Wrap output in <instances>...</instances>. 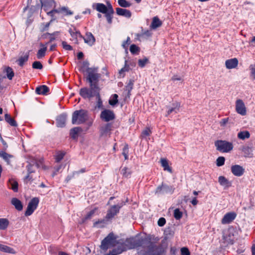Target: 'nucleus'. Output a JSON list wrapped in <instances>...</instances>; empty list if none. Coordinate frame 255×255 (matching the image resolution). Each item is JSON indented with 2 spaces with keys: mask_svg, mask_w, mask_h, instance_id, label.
<instances>
[{
  "mask_svg": "<svg viewBox=\"0 0 255 255\" xmlns=\"http://www.w3.org/2000/svg\"><path fill=\"white\" fill-rule=\"evenodd\" d=\"M121 244H123L122 241L117 240V237L113 233H110L102 241L101 249L105 252L111 247H115L117 245L118 246H121Z\"/></svg>",
  "mask_w": 255,
  "mask_h": 255,
  "instance_id": "1",
  "label": "nucleus"
},
{
  "mask_svg": "<svg viewBox=\"0 0 255 255\" xmlns=\"http://www.w3.org/2000/svg\"><path fill=\"white\" fill-rule=\"evenodd\" d=\"M89 119L88 112L84 110L75 111L72 115L73 124L80 125L85 123Z\"/></svg>",
  "mask_w": 255,
  "mask_h": 255,
  "instance_id": "2",
  "label": "nucleus"
},
{
  "mask_svg": "<svg viewBox=\"0 0 255 255\" xmlns=\"http://www.w3.org/2000/svg\"><path fill=\"white\" fill-rule=\"evenodd\" d=\"M87 72L88 74L87 80L90 83V87H92V89H94L98 86V82L100 77V74L97 73L96 68H88Z\"/></svg>",
  "mask_w": 255,
  "mask_h": 255,
  "instance_id": "3",
  "label": "nucleus"
},
{
  "mask_svg": "<svg viewBox=\"0 0 255 255\" xmlns=\"http://www.w3.org/2000/svg\"><path fill=\"white\" fill-rule=\"evenodd\" d=\"M217 150L222 152H229L233 148L232 143L226 140H219L215 142Z\"/></svg>",
  "mask_w": 255,
  "mask_h": 255,
  "instance_id": "4",
  "label": "nucleus"
},
{
  "mask_svg": "<svg viewBox=\"0 0 255 255\" xmlns=\"http://www.w3.org/2000/svg\"><path fill=\"white\" fill-rule=\"evenodd\" d=\"M99 88L97 87L94 89H92V87H90V89H89L87 88H83L80 90V95L84 98L90 99L95 96H99Z\"/></svg>",
  "mask_w": 255,
  "mask_h": 255,
  "instance_id": "5",
  "label": "nucleus"
},
{
  "mask_svg": "<svg viewBox=\"0 0 255 255\" xmlns=\"http://www.w3.org/2000/svg\"><path fill=\"white\" fill-rule=\"evenodd\" d=\"M39 200L37 197L33 198L28 203L26 210L25 212L26 216L31 215L34 210L37 208Z\"/></svg>",
  "mask_w": 255,
  "mask_h": 255,
  "instance_id": "6",
  "label": "nucleus"
},
{
  "mask_svg": "<svg viewBox=\"0 0 255 255\" xmlns=\"http://www.w3.org/2000/svg\"><path fill=\"white\" fill-rule=\"evenodd\" d=\"M95 6L96 9L100 12L104 14L114 13V10L110 3H108L107 6L103 3H97L95 4Z\"/></svg>",
  "mask_w": 255,
  "mask_h": 255,
  "instance_id": "7",
  "label": "nucleus"
},
{
  "mask_svg": "<svg viewBox=\"0 0 255 255\" xmlns=\"http://www.w3.org/2000/svg\"><path fill=\"white\" fill-rule=\"evenodd\" d=\"M235 109L236 112L241 116L247 115V108L243 101L241 99H237L235 103Z\"/></svg>",
  "mask_w": 255,
  "mask_h": 255,
  "instance_id": "8",
  "label": "nucleus"
},
{
  "mask_svg": "<svg viewBox=\"0 0 255 255\" xmlns=\"http://www.w3.org/2000/svg\"><path fill=\"white\" fill-rule=\"evenodd\" d=\"M122 243L126 247V250L133 249L141 245V241L139 240H136L134 238L127 239L125 243L122 241Z\"/></svg>",
  "mask_w": 255,
  "mask_h": 255,
  "instance_id": "9",
  "label": "nucleus"
},
{
  "mask_svg": "<svg viewBox=\"0 0 255 255\" xmlns=\"http://www.w3.org/2000/svg\"><path fill=\"white\" fill-rule=\"evenodd\" d=\"M56 13H61L64 16H69L73 14V12L66 6H61L57 9H52L48 12L47 14L53 15Z\"/></svg>",
  "mask_w": 255,
  "mask_h": 255,
  "instance_id": "10",
  "label": "nucleus"
},
{
  "mask_svg": "<svg viewBox=\"0 0 255 255\" xmlns=\"http://www.w3.org/2000/svg\"><path fill=\"white\" fill-rule=\"evenodd\" d=\"M100 117L102 120L105 122H109L115 119V114L111 110H105L101 112Z\"/></svg>",
  "mask_w": 255,
  "mask_h": 255,
  "instance_id": "11",
  "label": "nucleus"
},
{
  "mask_svg": "<svg viewBox=\"0 0 255 255\" xmlns=\"http://www.w3.org/2000/svg\"><path fill=\"white\" fill-rule=\"evenodd\" d=\"M232 173L236 176H241L245 172L244 167L239 165H232L231 167Z\"/></svg>",
  "mask_w": 255,
  "mask_h": 255,
  "instance_id": "12",
  "label": "nucleus"
},
{
  "mask_svg": "<svg viewBox=\"0 0 255 255\" xmlns=\"http://www.w3.org/2000/svg\"><path fill=\"white\" fill-rule=\"evenodd\" d=\"M120 208L121 206L118 205H114L111 207V208L108 211L106 219L107 220H110L112 219L118 213H119Z\"/></svg>",
  "mask_w": 255,
  "mask_h": 255,
  "instance_id": "13",
  "label": "nucleus"
},
{
  "mask_svg": "<svg viewBox=\"0 0 255 255\" xmlns=\"http://www.w3.org/2000/svg\"><path fill=\"white\" fill-rule=\"evenodd\" d=\"M236 214L234 212H229L226 214L221 220L222 224H227L232 222L236 217Z\"/></svg>",
  "mask_w": 255,
  "mask_h": 255,
  "instance_id": "14",
  "label": "nucleus"
},
{
  "mask_svg": "<svg viewBox=\"0 0 255 255\" xmlns=\"http://www.w3.org/2000/svg\"><path fill=\"white\" fill-rule=\"evenodd\" d=\"M238 64L239 61L236 58L228 59L225 61V66L228 69H232L237 68Z\"/></svg>",
  "mask_w": 255,
  "mask_h": 255,
  "instance_id": "15",
  "label": "nucleus"
},
{
  "mask_svg": "<svg viewBox=\"0 0 255 255\" xmlns=\"http://www.w3.org/2000/svg\"><path fill=\"white\" fill-rule=\"evenodd\" d=\"M42 8L47 12L52 8L54 5V1L53 0H41Z\"/></svg>",
  "mask_w": 255,
  "mask_h": 255,
  "instance_id": "16",
  "label": "nucleus"
},
{
  "mask_svg": "<svg viewBox=\"0 0 255 255\" xmlns=\"http://www.w3.org/2000/svg\"><path fill=\"white\" fill-rule=\"evenodd\" d=\"M126 251V248L123 244H121V246H118L117 248L114 249L109 253L105 254L104 255H118L124 251Z\"/></svg>",
  "mask_w": 255,
  "mask_h": 255,
  "instance_id": "17",
  "label": "nucleus"
},
{
  "mask_svg": "<svg viewBox=\"0 0 255 255\" xmlns=\"http://www.w3.org/2000/svg\"><path fill=\"white\" fill-rule=\"evenodd\" d=\"M84 42L90 46L93 45L95 42V38L91 32H87L84 37H82Z\"/></svg>",
  "mask_w": 255,
  "mask_h": 255,
  "instance_id": "18",
  "label": "nucleus"
},
{
  "mask_svg": "<svg viewBox=\"0 0 255 255\" xmlns=\"http://www.w3.org/2000/svg\"><path fill=\"white\" fill-rule=\"evenodd\" d=\"M47 43L44 44L42 43H40V46L41 48L38 50L36 56L38 59H41L44 57L45 55L46 51H47Z\"/></svg>",
  "mask_w": 255,
  "mask_h": 255,
  "instance_id": "19",
  "label": "nucleus"
},
{
  "mask_svg": "<svg viewBox=\"0 0 255 255\" xmlns=\"http://www.w3.org/2000/svg\"><path fill=\"white\" fill-rule=\"evenodd\" d=\"M0 251L12 255L16 254V251L12 248L0 244Z\"/></svg>",
  "mask_w": 255,
  "mask_h": 255,
  "instance_id": "20",
  "label": "nucleus"
},
{
  "mask_svg": "<svg viewBox=\"0 0 255 255\" xmlns=\"http://www.w3.org/2000/svg\"><path fill=\"white\" fill-rule=\"evenodd\" d=\"M160 163L164 170L167 171L169 173H172V168L169 165V162L166 158H161L160 159Z\"/></svg>",
  "mask_w": 255,
  "mask_h": 255,
  "instance_id": "21",
  "label": "nucleus"
},
{
  "mask_svg": "<svg viewBox=\"0 0 255 255\" xmlns=\"http://www.w3.org/2000/svg\"><path fill=\"white\" fill-rule=\"evenodd\" d=\"M67 116L65 114H62L59 116L56 119L57 126L58 127H63L65 125Z\"/></svg>",
  "mask_w": 255,
  "mask_h": 255,
  "instance_id": "22",
  "label": "nucleus"
},
{
  "mask_svg": "<svg viewBox=\"0 0 255 255\" xmlns=\"http://www.w3.org/2000/svg\"><path fill=\"white\" fill-rule=\"evenodd\" d=\"M241 150L246 157H252L253 156V151L252 148L248 146H243L241 148Z\"/></svg>",
  "mask_w": 255,
  "mask_h": 255,
  "instance_id": "23",
  "label": "nucleus"
},
{
  "mask_svg": "<svg viewBox=\"0 0 255 255\" xmlns=\"http://www.w3.org/2000/svg\"><path fill=\"white\" fill-rule=\"evenodd\" d=\"M162 25V21L158 18V17L155 16L152 18L151 23L150 25V29H155L161 26Z\"/></svg>",
  "mask_w": 255,
  "mask_h": 255,
  "instance_id": "24",
  "label": "nucleus"
},
{
  "mask_svg": "<svg viewBox=\"0 0 255 255\" xmlns=\"http://www.w3.org/2000/svg\"><path fill=\"white\" fill-rule=\"evenodd\" d=\"M116 12L119 15L124 16L128 18H129L131 15V13L129 10L121 8H117Z\"/></svg>",
  "mask_w": 255,
  "mask_h": 255,
  "instance_id": "25",
  "label": "nucleus"
},
{
  "mask_svg": "<svg viewBox=\"0 0 255 255\" xmlns=\"http://www.w3.org/2000/svg\"><path fill=\"white\" fill-rule=\"evenodd\" d=\"M11 203L18 211H21L23 209V205L21 202L16 198H13L11 200Z\"/></svg>",
  "mask_w": 255,
  "mask_h": 255,
  "instance_id": "26",
  "label": "nucleus"
},
{
  "mask_svg": "<svg viewBox=\"0 0 255 255\" xmlns=\"http://www.w3.org/2000/svg\"><path fill=\"white\" fill-rule=\"evenodd\" d=\"M180 107V104L177 102H174L172 104V107L169 108L167 112V115H170L172 112H174L177 113L179 110Z\"/></svg>",
  "mask_w": 255,
  "mask_h": 255,
  "instance_id": "27",
  "label": "nucleus"
},
{
  "mask_svg": "<svg viewBox=\"0 0 255 255\" xmlns=\"http://www.w3.org/2000/svg\"><path fill=\"white\" fill-rule=\"evenodd\" d=\"M218 181L220 184L226 188H228L231 186V182L229 181L225 177L220 176L219 177Z\"/></svg>",
  "mask_w": 255,
  "mask_h": 255,
  "instance_id": "28",
  "label": "nucleus"
},
{
  "mask_svg": "<svg viewBox=\"0 0 255 255\" xmlns=\"http://www.w3.org/2000/svg\"><path fill=\"white\" fill-rule=\"evenodd\" d=\"M237 137L239 139L245 140L250 137V133L247 130L240 131L238 133Z\"/></svg>",
  "mask_w": 255,
  "mask_h": 255,
  "instance_id": "29",
  "label": "nucleus"
},
{
  "mask_svg": "<svg viewBox=\"0 0 255 255\" xmlns=\"http://www.w3.org/2000/svg\"><path fill=\"white\" fill-rule=\"evenodd\" d=\"M49 91V88L45 85L40 86L36 88L35 92L37 94L45 95Z\"/></svg>",
  "mask_w": 255,
  "mask_h": 255,
  "instance_id": "30",
  "label": "nucleus"
},
{
  "mask_svg": "<svg viewBox=\"0 0 255 255\" xmlns=\"http://www.w3.org/2000/svg\"><path fill=\"white\" fill-rule=\"evenodd\" d=\"M27 169L28 174L25 178V181L26 182H31L32 180L39 177V176L37 175H36L35 176L33 177V175H31V174L33 172V171L31 170V169L30 168V167H27Z\"/></svg>",
  "mask_w": 255,
  "mask_h": 255,
  "instance_id": "31",
  "label": "nucleus"
},
{
  "mask_svg": "<svg viewBox=\"0 0 255 255\" xmlns=\"http://www.w3.org/2000/svg\"><path fill=\"white\" fill-rule=\"evenodd\" d=\"M9 221L6 218H0V230H4L9 225Z\"/></svg>",
  "mask_w": 255,
  "mask_h": 255,
  "instance_id": "32",
  "label": "nucleus"
},
{
  "mask_svg": "<svg viewBox=\"0 0 255 255\" xmlns=\"http://www.w3.org/2000/svg\"><path fill=\"white\" fill-rule=\"evenodd\" d=\"M70 33L71 34V36L72 38V40L74 41L75 43H78V40L77 38L78 37H82V35L81 33L77 31H73L71 29L69 30Z\"/></svg>",
  "mask_w": 255,
  "mask_h": 255,
  "instance_id": "33",
  "label": "nucleus"
},
{
  "mask_svg": "<svg viewBox=\"0 0 255 255\" xmlns=\"http://www.w3.org/2000/svg\"><path fill=\"white\" fill-rule=\"evenodd\" d=\"M82 131V128L80 127H76L70 130V135L73 138H76L78 136V133Z\"/></svg>",
  "mask_w": 255,
  "mask_h": 255,
  "instance_id": "34",
  "label": "nucleus"
},
{
  "mask_svg": "<svg viewBox=\"0 0 255 255\" xmlns=\"http://www.w3.org/2000/svg\"><path fill=\"white\" fill-rule=\"evenodd\" d=\"M0 157H2L8 164H10V159L13 157V156L5 152L1 151L0 152Z\"/></svg>",
  "mask_w": 255,
  "mask_h": 255,
  "instance_id": "35",
  "label": "nucleus"
},
{
  "mask_svg": "<svg viewBox=\"0 0 255 255\" xmlns=\"http://www.w3.org/2000/svg\"><path fill=\"white\" fill-rule=\"evenodd\" d=\"M152 35V32L150 30H146L143 32H142L141 33H139L137 34V37L139 39L141 38H147L148 37H150Z\"/></svg>",
  "mask_w": 255,
  "mask_h": 255,
  "instance_id": "36",
  "label": "nucleus"
},
{
  "mask_svg": "<svg viewBox=\"0 0 255 255\" xmlns=\"http://www.w3.org/2000/svg\"><path fill=\"white\" fill-rule=\"evenodd\" d=\"M107 220L106 218L104 219L99 220L94 223L93 226L97 228H103L107 224Z\"/></svg>",
  "mask_w": 255,
  "mask_h": 255,
  "instance_id": "37",
  "label": "nucleus"
},
{
  "mask_svg": "<svg viewBox=\"0 0 255 255\" xmlns=\"http://www.w3.org/2000/svg\"><path fill=\"white\" fill-rule=\"evenodd\" d=\"M5 120L6 121L7 123H8L11 126H13V127L17 126L16 122L8 114H6L5 115Z\"/></svg>",
  "mask_w": 255,
  "mask_h": 255,
  "instance_id": "38",
  "label": "nucleus"
},
{
  "mask_svg": "<svg viewBox=\"0 0 255 255\" xmlns=\"http://www.w3.org/2000/svg\"><path fill=\"white\" fill-rule=\"evenodd\" d=\"M111 130V126L110 124H107L103 127L101 129V132L102 135L107 134Z\"/></svg>",
  "mask_w": 255,
  "mask_h": 255,
  "instance_id": "39",
  "label": "nucleus"
},
{
  "mask_svg": "<svg viewBox=\"0 0 255 255\" xmlns=\"http://www.w3.org/2000/svg\"><path fill=\"white\" fill-rule=\"evenodd\" d=\"M9 183L11 185L10 187L13 191L17 192L18 191V183L14 179H10Z\"/></svg>",
  "mask_w": 255,
  "mask_h": 255,
  "instance_id": "40",
  "label": "nucleus"
},
{
  "mask_svg": "<svg viewBox=\"0 0 255 255\" xmlns=\"http://www.w3.org/2000/svg\"><path fill=\"white\" fill-rule=\"evenodd\" d=\"M151 133V130L149 128H145L141 132V136L142 138H145L147 136H149Z\"/></svg>",
  "mask_w": 255,
  "mask_h": 255,
  "instance_id": "41",
  "label": "nucleus"
},
{
  "mask_svg": "<svg viewBox=\"0 0 255 255\" xmlns=\"http://www.w3.org/2000/svg\"><path fill=\"white\" fill-rule=\"evenodd\" d=\"M5 70L6 73L7 77L9 80H11L14 76V72L12 69L11 68L8 67L5 68Z\"/></svg>",
  "mask_w": 255,
  "mask_h": 255,
  "instance_id": "42",
  "label": "nucleus"
},
{
  "mask_svg": "<svg viewBox=\"0 0 255 255\" xmlns=\"http://www.w3.org/2000/svg\"><path fill=\"white\" fill-rule=\"evenodd\" d=\"M118 3L121 6L124 7H128L131 5L130 2L126 0H119Z\"/></svg>",
  "mask_w": 255,
  "mask_h": 255,
  "instance_id": "43",
  "label": "nucleus"
},
{
  "mask_svg": "<svg viewBox=\"0 0 255 255\" xmlns=\"http://www.w3.org/2000/svg\"><path fill=\"white\" fill-rule=\"evenodd\" d=\"M118 95L117 94H114L112 97L109 100V104L111 106H115L118 102Z\"/></svg>",
  "mask_w": 255,
  "mask_h": 255,
  "instance_id": "44",
  "label": "nucleus"
},
{
  "mask_svg": "<svg viewBox=\"0 0 255 255\" xmlns=\"http://www.w3.org/2000/svg\"><path fill=\"white\" fill-rule=\"evenodd\" d=\"M129 50L130 52L133 54H137L139 52L140 48L136 45L132 44L130 46Z\"/></svg>",
  "mask_w": 255,
  "mask_h": 255,
  "instance_id": "45",
  "label": "nucleus"
},
{
  "mask_svg": "<svg viewBox=\"0 0 255 255\" xmlns=\"http://www.w3.org/2000/svg\"><path fill=\"white\" fill-rule=\"evenodd\" d=\"M148 59L146 57H144L143 59H139L138 61V64L139 67L142 68L145 66V65L148 63Z\"/></svg>",
  "mask_w": 255,
  "mask_h": 255,
  "instance_id": "46",
  "label": "nucleus"
},
{
  "mask_svg": "<svg viewBox=\"0 0 255 255\" xmlns=\"http://www.w3.org/2000/svg\"><path fill=\"white\" fill-rule=\"evenodd\" d=\"M28 58V55H27V54L24 55V56L20 57L18 60V62L19 65L20 66H22L24 64V63L27 61Z\"/></svg>",
  "mask_w": 255,
  "mask_h": 255,
  "instance_id": "47",
  "label": "nucleus"
},
{
  "mask_svg": "<svg viewBox=\"0 0 255 255\" xmlns=\"http://www.w3.org/2000/svg\"><path fill=\"white\" fill-rule=\"evenodd\" d=\"M183 214L179 209H176L174 211V217L176 220L180 219L182 217Z\"/></svg>",
  "mask_w": 255,
  "mask_h": 255,
  "instance_id": "48",
  "label": "nucleus"
},
{
  "mask_svg": "<svg viewBox=\"0 0 255 255\" xmlns=\"http://www.w3.org/2000/svg\"><path fill=\"white\" fill-rule=\"evenodd\" d=\"M65 155V153L62 151H59L57 153L56 155L55 160L56 161L58 162L60 161Z\"/></svg>",
  "mask_w": 255,
  "mask_h": 255,
  "instance_id": "49",
  "label": "nucleus"
},
{
  "mask_svg": "<svg viewBox=\"0 0 255 255\" xmlns=\"http://www.w3.org/2000/svg\"><path fill=\"white\" fill-rule=\"evenodd\" d=\"M122 173L125 177H128L131 173L130 169L127 167H124L122 170Z\"/></svg>",
  "mask_w": 255,
  "mask_h": 255,
  "instance_id": "50",
  "label": "nucleus"
},
{
  "mask_svg": "<svg viewBox=\"0 0 255 255\" xmlns=\"http://www.w3.org/2000/svg\"><path fill=\"white\" fill-rule=\"evenodd\" d=\"M225 159L224 157H219L216 160V164L218 166H221L224 164Z\"/></svg>",
  "mask_w": 255,
  "mask_h": 255,
  "instance_id": "51",
  "label": "nucleus"
},
{
  "mask_svg": "<svg viewBox=\"0 0 255 255\" xmlns=\"http://www.w3.org/2000/svg\"><path fill=\"white\" fill-rule=\"evenodd\" d=\"M43 66L39 61H35L32 64V68L37 69H41Z\"/></svg>",
  "mask_w": 255,
  "mask_h": 255,
  "instance_id": "52",
  "label": "nucleus"
},
{
  "mask_svg": "<svg viewBox=\"0 0 255 255\" xmlns=\"http://www.w3.org/2000/svg\"><path fill=\"white\" fill-rule=\"evenodd\" d=\"M129 66L127 64V61H126V64H125V67L123 68H122L120 71H119V74L121 75V76H122L123 77L124 76V75L123 74L124 72H126V71H128L129 70Z\"/></svg>",
  "mask_w": 255,
  "mask_h": 255,
  "instance_id": "53",
  "label": "nucleus"
},
{
  "mask_svg": "<svg viewBox=\"0 0 255 255\" xmlns=\"http://www.w3.org/2000/svg\"><path fill=\"white\" fill-rule=\"evenodd\" d=\"M129 66L127 64V61H126V64H125V67L123 68H122L120 71H119V74L121 75V76H122L123 77L124 76V75L123 74L124 72H126V71H128L129 70Z\"/></svg>",
  "mask_w": 255,
  "mask_h": 255,
  "instance_id": "54",
  "label": "nucleus"
},
{
  "mask_svg": "<svg viewBox=\"0 0 255 255\" xmlns=\"http://www.w3.org/2000/svg\"><path fill=\"white\" fill-rule=\"evenodd\" d=\"M129 66L127 64V61H126V64H125V67L123 68H122L120 71H119V74L121 75V76H122L123 77L124 76V75L123 74L124 72H126V71H128L129 70Z\"/></svg>",
  "mask_w": 255,
  "mask_h": 255,
  "instance_id": "55",
  "label": "nucleus"
},
{
  "mask_svg": "<svg viewBox=\"0 0 255 255\" xmlns=\"http://www.w3.org/2000/svg\"><path fill=\"white\" fill-rule=\"evenodd\" d=\"M98 210V208H95L91 211H90L87 215L85 217L86 219H88L91 218V217L95 214V213Z\"/></svg>",
  "mask_w": 255,
  "mask_h": 255,
  "instance_id": "56",
  "label": "nucleus"
},
{
  "mask_svg": "<svg viewBox=\"0 0 255 255\" xmlns=\"http://www.w3.org/2000/svg\"><path fill=\"white\" fill-rule=\"evenodd\" d=\"M250 68L251 70V75L253 79H255V64L251 65L250 66Z\"/></svg>",
  "mask_w": 255,
  "mask_h": 255,
  "instance_id": "57",
  "label": "nucleus"
},
{
  "mask_svg": "<svg viewBox=\"0 0 255 255\" xmlns=\"http://www.w3.org/2000/svg\"><path fill=\"white\" fill-rule=\"evenodd\" d=\"M182 255H190V252L187 248L183 247L181 249Z\"/></svg>",
  "mask_w": 255,
  "mask_h": 255,
  "instance_id": "58",
  "label": "nucleus"
},
{
  "mask_svg": "<svg viewBox=\"0 0 255 255\" xmlns=\"http://www.w3.org/2000/svg\"><path fill=\"white\" fill-rule=\"evenodd\" d=\"M62 45L63 48L66 50H71L72 49V47L70 45L68 44L65 41H63L62 42Z\"/></svg>",
  "mask_w": 255,
  "mask_h": 255,
  "instance_id": "59",
  "label": "nucleus"
},
{
  "mask_svg": "<svg viewBox=\"0 0 255 255\" xmlns=\"http://www.w3.org/2000/svg\"><path fill=\"white\" fill-rule=\"evenodd\" d=\"M130 38L129 37H128L127 40L124 41L123 43L122 46L125 48L126 50H127L128 47V45L130 44Z\"/></svg>",
  "mask_w": 255,
  "mask_h": 255,
  "instance_id": "60",
  "label": "nucleus"
},
{
  "mask_svg": "<svg viewBox=\"0 0 255 255\" xmlns=\"http://www.w3.org/2000/svg\"><path fill=\"white\" fill-rule=\"evenodd\" d=\"M229 121V118L223 119L220 122V125L222 127H224Z\"/></svg>",
  "mask_w": 255,
  "mask_h": 255,
  "instance_id": "61",
  "label": "nucleus"
},
{
  "mask_svg": "<svg viewBox=\"0 0 255 255\" xmlns=\"http://www.w3.org/2000/svg\"><path fill=\"white\" fill-rule=\"evenodd\" d=\"M41 162L40 161L38 162L37 161L34 160L33 161H32L30 164L28 166V167H30V168L31 169V167L32 166L35 165L37 167H40V164H41Z\"/></svg>",
  "mask_w": 255,
  "mask_h": 255,
  "instance_id": "62",
  "label": "nucleus"
},
{
  "mask_svg": "<svg viewBox=\"0 0 255 255\" xmlns=\"http://www.w3.org/2000/svg\"><path fill=\"white\" fill-rule=\"evenodd\" d=\"M166 223V220L164 218H160L158 221V225L160 227L163 226Z\"/></svg>",
  "mask_w": 255,
  "mask_h": 255,
  "instance_id": "63",
  "label": "nucleus"
},
{
  "mask_svg": "<svg viewBox=\"0 0 255 255\" xmlns=\"http://www.w3.org/2000/svg\"><path fill=\"white\" fill-rule=\"evenodd\" d=\"M172 80L173 81H181L182 82L183 81V78L181 76L178 75L173 76L172 78Z\"/></svg>",
  "mask_w": 255,
  "mask_h": 255,
  "instance_id": "64",
  "label": "nucleus"
}]
</instances>
